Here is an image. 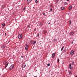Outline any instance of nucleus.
<instances>
[{
	"mask_svg": "<svg viewBox=\"0 0 77 77\" xmlns=\"http://www.w3.org/2000/svg\"><path fill=\"white\" fill-rule=\"evenodd\" d=\"M52 6H53V5H50V7H52Z\"/></svg>",
	"mask_w": 77,
	"mask_h": 77,
	"instance_id": "cd10ccee",
	"label": "nucleus"
},
{
	"mask_svg": "<svg viewBox=\"0 0 77 77\" xmlns=\"http://www.w3.org/2000/svg\"><path fill=\"white\" fill-rule=\"evenodd\" d=\"M72 9V6L71 5H70L69 8V10H71Z\"/></svg>",
	"mask_w": 77,
	"mask_h": 77,
	"instance_id": "423d86ee",
	"label": "nucleus"
},
{
	"mask_svg": "<svg viewBox=\"0 0 77 77\" xmlns=\"http://www.w3.org/2000/svg\"><path fill=\"white\" fill-rule=\"evenodd\" d=\"M72 63L73 65H74V62H72Z\"/></svg>",
	"mask_w": 77,
	"mask_h": 77,
	"instance_id": "aec40b11",
	"label": "nucleus"
},
{
	"mask_svg": "<svg viewBox=\"0 0 77 77\" xmlns=\"http://www.w3.org/2000/svg\"><path fill=\"white\" fill-rule=\"evenodd\" d=\"M8 64H9V63H7V64H6V65H5V68H6L8 66Z\"/></svg>",
	"mask_w": 77,
	"mask_h": 77,
	"instance_id": "ddd939ff",
	"label": "nucleus"
},
{
	"mask_svg": "<svg viewBox=\"0 0 77 77\" xmlns=\"http://www.w3.org/2000/svg\"><path fill=\"white\" fill-rule=\"evenodd\" d=\"M75 77H77V76H75Z\"/></svg>",
	"mask_w": 77,
	"mask_h": 77,
	"instance_id": "de8ad7c7",
	"label": "nucleus"
},
{
	"mask_svg": "<svg viewBox=\"0 0 77 77\" xmlns=\"http://www.w3.org/2000/svg\"><path fill=\"white\" fill-rule=\"evenodd\" d=\"M50 24V23H48V24Z\"/></svg>",
	"mask_w": 77,
	"mask_h": 77,
	"instance_id": "c03bdc74",
	"label": "nucleus"
},
{
	"mask_svg": "<svg viewBox=\"0 0 77 77\" xmlns=\"http://www.w3.org/2000/svg\"><path fill=\"white\" fill-rule=\"evenodd\" d=\"M22 37V35L21 34H19L18 35V38L19 39H21Z\"/></svg>",
	"mask_w": 77,
	"mask_h": 77,
	"instance_id": "f03ea898",
	"label": "nucleus"
},
{
	"mask_svg": "<svg viewBox=\"0 0 77 77\" xmlns=\"http://www.w3.org/2000/svg\"><path fill=\"white\" fill-rule=\"evenodd\" d=\"M5 23H3L2 25V27H5Z\"/></svg>",
	"mask_w": 77,
	"mask_h": 77,
	"instance_id": "0eeeda50",
	"label": "nucleus"
},
{
	"mask_svg": "<svg viewBox=\"0 0 77 77\" xmlns=\"http://www.w3.org/2000/svg\"><path fill=\"white\" fill-rule=\"evenodd\" d=\"M43 14L44 15H45V13H44V12L43 13Z\"/></svg>",
	"mask_w": 77,
	"mask_h": 77,
	"instance_id": "c85d7f7f",
	"label": "nucleus"
},
{
	"mask_svg": "<svg viewBox=\"0 0 77 77\" xmlns=\"http://www.w3.org/2000/svg\"><path fill=\"white\" fill-rule=\"evenodd\" d=\"M63 47H62L61 48V51H62V50H63Z\"/></svg>",
	"mask_w": 77,
	"mask_h": 77,
	"instance_id": "b1692460",
	"label": "nucleus"
},
{
	"mask_svg": "<svg viewBox=\"0 0 77 77\" xmlns=\"http://www.w3.org/2000/svg\"><path fill=\"white\" fill-rule=\"evenodd\" d=\"M28 48H27V46H26L25 47V49L26 50H28Z\"/></svg>",
	"mask_w": 77,
	"mask_h": 77,
	"instance_id": "2eb2a0df",
	"label": "nucleus"
},
{
	"mask_svg": "<svg viewBox=\"0 0 77 77\" xmlns=\"http://www.w3.org/2000/svg\"><path fill=\"white\" fill-rule=\"evenodd\" d=\"M21 57H22V58H23V57H24L23 56H22Z\"/></svg>",
	"mask_w": 77,
	"mask_h": 77,
	"instance_id": "e433bc0d",
	"label": "nucleus"
},
{
	"mask_svg": "<svg viewBox=\"0 0 77 77\" xmlns=\"http://www.w3.org/2000/svg\"><path fill=\"white\" fill-rule=\"evenodd\" d=\"M27 44H26V46H27Z\"/></svg>",
	"mask_w": 77,
	"mask_h": 77,
	"instance_id": "a18cd8bd",
	"label": "nucleus"
},
{
	"mask_svg": "<svg viewBox=\"0 0 77 77\" xmlns=\"http://www.w3.org/2000/svg\"><path fill=\"white\" fill-rule=\"evenodd\" d=\"M67 2H68V1H69V0H67Z\"/></svg>",
	"mask_w": 77,
	"mask_h": 77,
	"instance_id": "a19ab883",
	"label": "nucleus"
},
{
	"mask_svg": "<svg viewBox=\"0 0 77 77\" xmlns=\"http://www.w3.org/2000/svg\"><path fill=\"white\" fill-rule=\"evenodd\" d=\"M39 25L40 26H42V23H38Z\"/></svg>",
	"mask_w": 77,
	"mask_h": 77,
	"instance_id": "9b49d317",
	"label": "nucleus"
},
{
	"mask_svg": "<svg viewBox=\"0 0 77 77\" xmlns=\"http://www.w3.org/2000/svg\"><path fill=\"white\" fill-rule=\"evenodd\" d=\"M36 41H34L33 44L34 45L35 44H36Z\"/></svg>",
	"mask_w": 77,
	"mask_h": 77,
	"instance_id": "a211bd4d",
	"label": "nucleus"
},
{
	"mask_svg": "<svg viewBox=\"0 0 77 77\" xmlns=\"http://www.w3.org/2000/svg\"><path fill=\"white\" fill-rule=\"evenodd\" d=\"M37 36H39V33H38V34Z\"/></svg>",
	"mask_w": 77,
	"mask_h": 77,
	"instance_id": "c756f323",
	"label": "nucleus"
},
{
	"mask_svg": "<svg viewBox=\"0 0 77 77\" xmlns=\"http://www.w3.org/2000/svg\"><path fill=\"white\" fill-rule=\"evenodd\" d=\"M57 62H59V59H58Z\"/></svg>",
	"mask_w": 77,
	"mask_h": 77,
	"instance_id": "7c9ffc66",
	"label": "nucleus"
},
{
	"mask_svg": "<svg viewBox=\"0 0 77 77\" xmlns=\"http://www.w3.org/2000/svg\"><path fill=\"white\" fill-rule=\"evenodd\" d=\"M5 35H6V33H5Z\"/></svg>",
	"mask_w": 77,
	"mask_h": 77,
	"instance_id": "ea45409f",
	"label": "nucleus"
},
{
	"mask_svg": "<svg viewBox=\"0 0 77 77\" xmlns=\"http://www.w3.org/2000/svg\"><path fill=\"white\" fill-rule=\"evenodd\" d=\"M2 8H3V9H4V8H5V6L4 5H2Z\"/></svg>",
	"mask_w": 77,
	"mask_h": 77,
	"instance_id": "5701e85b",
	"label": "nucleus"
},
{
	"mask_svg": "<svg viewBox=\"0 0 77 77\" xmlns=\"http://www.w3.org/2000/svg\"><path fill=\"white\" fill-rule=\"evenodd\" d=\"M36 71H37V70H36Z\"/></svg>",
	"mask_w": 77,
	"mask_h": 77,
	"instance_id": "09e8293b",
	"label": "nucleus"
},
{
	"mask_svg": "<svg viewBox=\"0 0 77 77\" xmlns=\"http://www.w3.org/2000/svg\"><path fill=\"white\" fill-rule=\"evenodd\" d=\"M69 24H71V20H69Z\"/></svg>",
	"mask_w": 77,
	"mask_h": 77,
	"instance_id": "4468645a",
	"label": "nucleus"
},
{
	"mask_svg": "<svg viewBox=\"0 0 77 77\" xmlns=\"http://www.w3.org/2000/svg\"><path fill=\"white\" fill-rule=\"evenodd\" d=\"M28 27H30V26L28 25Z\"/></svg>",
	"mask_w": 77,
	"mask_h": 77,
	"instance_id": "58836bf2",
	"label": "nucleus"
},
{
	"mask_svg": "<svg viewBox=\"0 0 77 77\" xmlns=\"http://www.w3.org/2000/svg\"><path fill=\"white\" fill-rule=\"evenodd\" d=\"M63 51L64 52H66V50L65 49H64L63 50Z\"/></svg>",
	"mask_w": 77,
	"mask_h": 77,
	"instance_id": "bb28decb",
	"label": "nucleus"
},
{
	"mask_svg": "<svg viewBox=\"0 0 77 77\" xmlns=\"http://www.w3.org/2000/svg\"><path fill=\"white\" fill-rule=\"evenodd\" d=\"M26 64L25 63H23V68H25L26 67Z\"/></svg>",
	"mask_w": 77,
	"mask_h": 77,
	"instance_id": "1a4fd4ad",
	"label": "nucleus"
},
{
	"mask_svg": "<svg viewBox=\"0 0 77 77\" xmlns=\"http://www.w3.org/2000/svg\"><path fill=\"white\" fill-rule=\"evenodd\" d=\"M74 54V51H71L70 52L71 55V56H72V55H73Z\"/></svg>",
	"mask_w": 77,
	"mask_h": 77,
	"instance_id": "7ed1b4c3",
	"label": "nucleus"
},
{
	"mask_svg": "<svg viewBox=\"0 0 77 77\" xmlns=\"http://www.w3.org/2000/svg\"><path fill=\"white\" fill-rule=\"evenodd\" d=\"M61 10H63L64 9V7H62L61 8Z\"/></svg>",
	"mask_w": 77,
	"mask_h": 77,
	"instance_id": "dca6fc26",
	"label": "nucleus"
},
{
	"mask_svg": "<svg viewBox=\"0 0 77 77\" xmlns=\"http://www.w3.org/2000/svg\"><path fill=\"white\" fill-rule=\"evenodd\" d=\"M47 66H50V63H48V64H47Z\"/></svg>",
	"mask_w": 77,
	"mask_h": 77,
	"instance_id": "393cba45",
	"label": "nucleus"
},
{
	"mask_svg": "<svg viewBox=\"0 0 77 77\" xmlns=\"http://www.w3.org/2000/svg\"><path fill=\"white\" fill-rule=\"evenodd\" d=\"M1 47L2 49H4L5 48V46L4 45H2V46H1Z\"/></svg>",
	"mask_w": 77,
	"mask_h": 77,
	"instance_id": "20e7f679",
	"label": "nucleus"
},
{
	"mask_svg": "<svg viewBox=\"0 0 77 77\" xmlns=\"http://www.w3.org/2000/svg\"><path fill=\"white\" fill-rule=\"evenodd\" d=\"M4 63H5L4 64L5 65V64H6V61H4Z\"/></svg>",
	"mask_w": 77,
	"mask_h": 77,
	"instance_id": "a878e982",
	"label": "nucleus"
},
{
	"mask_svg": "<svg viewBox=\"0 0 77 77\" xmlns=\"http://www.w3.org/2000/svg\"><path fill=\"white\" fill-rule=\"evenodd\" d=\"M33 8H34V7H33Z\"/></svg>",
	"mask_w": 77,
	"mask_h": 77,
	"instance_id": "3c124183",
	"label": "nucleus"
},
{
	"mask_svg": "<svg viewBox=\"0 0 77 77\" xmlns=\"http://www.w3.org/2000/svg\"><path fill=\"white\" fill-rule=\"evenodd\" d=\"M26 47L27 48H29V46H28V45H26Z\"/></svg>",
	"mask_w": 77,
	"mask_h": 77,
	"instance_id": "2f4dec72",
	"label": "nucleus"
},
{
	"mask_svg": "<svg viewBox=\"0 0 77 77\" xmlns=\"http://www.w3.org/2000/svg\"><path fill=\"white\" fill-rule=\"evenodd\" d=\"M63 65H64V63H63Z\"/></svg>",
	"mask_w": 77,
	"mask_h": 77,
	"instance_id": "8fccbe9b",
	"label": "nucleus"
},
{
	"mask_svg": "<svg viewBox=\"0 0 77 77\" xmlns=\"http://www.w3.org/2000/svg\"><path fill=\"white\" fill-rule=\"evenodd\" d=\"M24 77H27V76H24Z\"/></svg>",
	"mask_w": 77,
	"mask_h": 77,
	"instance_id": "49530a36",
	"label": "nucleus"
},
{
	"mask_svg": "<svg viewBox=\"0 0 77 77\" xmlns=\"http://www.w3.org/2000/svg\"><path fill=\"white\" fill-rule=\"evenodd\" d=\"M69 66H71V63L69 64Z\"/></svg>",
	"mask_w": 77,
	"mask_h": 77,
	"instance_id": "473e14b6",
	"label": "nucleus"
},
{
	"mask_svg": "<svg viewBox=\"0 0 77 77\" xmlns=\"http://www.w3.org/2000/svg\"><path fill=\"white\" fill-rule=\"evenodd\" d=\"M54 42H56L57 41V39L55 38V39H54Z\"/></svg>",
	"mask_w": 77,
	"mask_h": 77,
	"instance_id": "6ab92c4d",
	"label": "nucleus"
},
{
	"mask_svg": "<svg viewBox=\"0 0 77 77\" xmlns=\"http://www.w3.org/2000/svg\"><path fill=\"white\" fill-rule=\"evenodd\" d=\"M14 67V64H12L10 67L9 69V70H11L13 69V68Z\"/></svg>",
	"mask_w": 77,
	"mask_h": 77,
	"instance_id": "f257e3e1",
	"label": "nucleus"
},
{
	"mask_svg": "<svg viewBox=\"0 0 77 77\" xmlns=\"http://www.w3.org/2000/svg\"><path fill=\"white\" fill-rule=\"evenodd\" d=\"M37 2V0H35V2L36 3H37V2Z\"/></svg>",
	"mask_w": 77,
	"mask_h": 77,
	"instance_id": "f704fd0d",
	"label": "nucleus"
},
{
	"mask_svg": "<svg viewBox=\"0 0 77 77\" xmlns=\"http://www.w3.org/2000/svg\"><path fill=\"white\" fill-rule=\"evenodd\" d=\"M69 68H70V69H72V67L70 66L69 67Z\"/></svg>",
	"mask_w": 77,
	"mask_h": 77,
	"instance_id": "412c9836",
	"label": "nucleus"
},
{
	"mask_svg": "<svg viewBox=\"0 0 77 77\" xmlns=\"http://www.w3.org/2000/svg\"><path fill=\"white\" fill-rule=\"evenodd\" d=\"M25 7L24 8L23 10H25Z\"/></svg>",
	"mask_w": 77,
	"mask_h": 77,
	"instance_id": "4c0bfd02",
	"label": "nucleus"
},
{
	"mask_svg": "<svg viewBox=\"0 0 77 77\" xmlns=\"http://www.w3.org/2000/svg\"><path fill=\"white\" fill-rule=\"evenodd\" d=\"M69 74H70V75H71V74H72V73H71V71H69Z\"/></svg>",
	"mask_w": 77,
	"mask_h": 77,
	"instance_id": "f3484780",
	"label": "nucleus"
},
{
	"mask_svg": "<svg viewBox=\"0 0 77 77\" xmlns=\"http://www.w3.org/2000/svg\"><path fill=\"white\" fill-rule=\"evenodd\" d=\"M50 10L51 11H52V8H51L50 9Z\"/></svg>",
	"mask_w": 77,
	"mask_h": 77,
	"instance_id": "72a5a7b5",
	"label": "nucleus"
},
{
	"mask_svg": "<svg viewBox=\"0 0 77 77\" xmlns=\"http://www.w3.org/2000/svg\"><path fill=\"white\" fill-rule=\"evenodd\" d=\"M37 3H38V2H39V1H37Z\"/></svg>",
	"mask_w": 77,
	"mask_h": 77,
	"instance_id": "79ce46f5",
	"label": "nucleus"
},
{
	"mask_svg": "<svg viewBox=\"0 0 77 77\" xmlns=\"http://www.w3.org/2000/svg\"><path fill=\"white\" fill-rule=\"evenodd\" d=\"M34 77H37V76H35Z\"/></svg>",
	"mask_w": 77,
	"mask_h": 77,
	"instance_id": "37998d69",
	"label": "nucleus"
},
{
	"mask_svg": "<svg viewBox=\"0 0 77 77\" xmlns=\"http://www.w3.org/2000/svg\"><path fill=\"white\" fill-rule=\"evenodd\" d=\"M64 5H67V2H64Z\"/></svg>",
	"mask_w": 77,
	"mask_h": 77,
	"instance_id": "4be33fe9",
	"label": "nucleus"
},
{
	"mask_svg": "<svg viewBox=\"0 0 77 77\" xmlns=\"http://www.w3.org/2000/svg\"><path fill=\"white\" fill-rule=\"evenodd\" d=\"M32 2V0H27V3H30V2Z\"/></svg>",
	"mask_w": 77,
	"mask_h": 77,
	"instance_id": "6e6552de",
	"label": "nucleus"
},
{
	"mask_svg": "<svg viewBox=\"0 0 77 77\" xmlns=\"http://www.w3.org/2000/svg\"><path fill=\"white\" fill-rule=\"evenodd\" d=\"M34 41L33 40H31L30 42V43L31 44H33V42H34Z\"/></svg>",
	"mask_w": 77,
	"mask_h": 77,
	"instance_id": "9d476101",
	"label": "nucleus"
},
{
	"mask_svg": "<svg viewBox=\"0 0 77 77\" xmlns=\"http://www.w3.org/2000/svg\"><path fill=\"white\" fill-rule=\"evenodd\" d=\"M73 42H74L72 41V44H73Z\"/></svg>",
	"mask_w": 77,
	"mask_h": 77,
	"instance_id": "c9c22d12",
	"label": "nucleus"
},
{
	"mask_svg": "<svg viewBox=\"0 0 77 77\" xmlns=\"http://www.w3.org/2000/svg\"><path fill=\"white\" fill-rule=\"evenodd\" d=\"M55 54V53H54L53 54H52V58H54V57Z\"/></svg>",
	"mask_w": 77,
	"mask_h": 77,
	"instance_id": "39448f33",
	"label": "nucleus"
},
{
	"mask_svg": "<svg viewBox=\"0 0 77 77\" xmlns=\"http://www.w3.org/2000/svg\"><path fill=\"white\" fill-rule=\"evenodd\" d=\"M73 35H74V32H71L70 34L71 36H72Z\"/></svg>",
	"mask_w": 77,
	"mask_h": 77,
	"instance_id": "f8f14e48",
	"label": "nucleus"
}]
</instances>
